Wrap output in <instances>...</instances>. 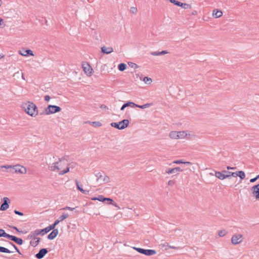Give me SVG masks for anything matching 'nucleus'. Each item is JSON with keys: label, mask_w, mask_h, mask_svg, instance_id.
Here are the masks:
<instances>
[{"label": "nucleus", "mask_w": 259, "mask_h": 259, "mask_svg": "<svg viewBox=\"0 0 259 259\" xmlns=\"http://www.w3.org/2000/svg\"><path fill=\"white\" fill-rule=\"evenodd\" d=\"M71 163L67 160L58 159L57 161L49 166L50 171L57 172L59 175H63L70 171Z\"/></svg>", "instance_id": "1"}, {"label": "nucleus", "mask_w": 259, "mask_h": 259, "mask_svg": "<svg viewBox=\"0 0 259 259\" xmlns=\"http://www.w3.org/2000/svg\"><path fill=\"white\" fill-rule=\"evenodd\" d=\"M22 108L26 114L32 117H35L38 114V109L34 103L30 101L24 103Z\"/></svg>", "instance_id": "2"}, {"label": "nucleus", "mask_w": 259, "mask_h": 259, "mask_svg": "<svg viewBox=\"0 0 259 259\" xmlns=\"http://www.w3.org/2000/svg\"><path fill=\"white\" fill-rule=\"evenodd\" d=\"M188 135L186 131H171L169 134V138L172 140L186 139Z\"/></svg>", "instance_id": "3"}, {"label": "nucleus", "mask_w": 259, "mask_h": 259, "mask_svg": "<svg viewBox=\"0 0 259 259\" xmlns=\"http://www.w3.org/2000/svg\"><path fill=\"white\" fill-rule=\"evenodd\" d=\"M129 124V121L127 119H124L119 122H112L111 125L112 127L116 128L118 130H123L127 127Z\"/></svg>", "instance_id": "4"}, {"label": "nucleus", "mask_w": 259, "mask_h": 259, "mask_svg": "<svg viewBox=\"0 0 259 259\" xmlns=\"http://www.w3.org/2000/svg\"><path fill=\"white\" fill-rule=\"evenodd\" d=\"M82 67L87 76L90 77L93 74L94 70L88 62H83Z\"/></svg>", "instance_id": "5"}, {"label": "nucleus", "mask_w": 259, "mask_h": 259, "mask_svg": "<svg viewBox=\"0 0 259 259\" xmlns=\"http://www.w3.org/2000/svg\"><path fill=\"white\" fill-rule=\"evenodd\" d=\"M243 235L241 234H235L231 238V243L233 245H237L241 243L243 241Z\"/></svg>", "instance_id": "6"}, {"label": "nucleus", "mask_w": 259, "mask_h": 259, "mask_svg": "<svg viewBox=\"0 0 259 259\" xmlns=\"http://www.w3.org/2000/svg\"><path fill=\"white\" fill-rule=\"evenodd\" d=\"M60 107L55 105H49L45 109L46 114L47 115L55 113L56 112H60Z\"/></svg>", "instance_id": "7"}, {"label": "nucleus", "mask_w": 259, "mask_h": 259, "mask_svg": "<svg viewBox=\"0 0 259 259\" xmlns=\"http://www.w3.org/2000/svg\"><path fill=\"white\" fill-rule=\"evenodd\" d=\"M133 248L139 253L148 256L156 254V251L153 249H145L135 247H133Z\"/></svg>", "instance_id": "8"}, {"label": "nucleus", "mask_w": 259, "mask_h": 259, "mask_svg": "<svg viewBox=\"0 0 259 259\" xmlns=\"http://www.w3.org/2000/svg\"><path fill=\"white\" fill-rule=\"evenodd\" d=\"M13 169H14L15 172L17 174L24 175L27 172L26 168L21 165L17 164L14 165L13 166Z\"/></svg>", "instance_id": "9"}, {"label": "nucleus", "mask_w": 259, "mask_h": 259, "mask_svg": "<svg viewBox=\"0 0 259 259\" xmlns=\"http://www.w3.org/2000/svg\"><path fill=\"white\" fill-rule=\"evenodd\" d=\"M49 231V229L48 228V227H46V228L41 230H36L33 232H31V233L30 234V236L31 237L35 236V235H44L47 233H48Z\"/></svg>", "instance_id": "10"}, {"label": "nucleus", "mask_w": 259, "mask_h": 259, "mask_svg": "<svg viewBox=\"0 0 259 259\" xmlns=\"http://www.w3.org/2000/svg\"><path fill=\"white\" fill-rule=\"evenodd\" d=\"M19 54L24 57H28V56H34V54L33 51L31 50L28 49L25 50L24 49H22L19 51Z\"/></svg>", "instance_id": "11"}, {"label": "nucleus", "mask_w": 259, "mask_h": 259, "mask_svg": "<svg viewBox=\"0 0 259 259\" xmlns=\"http://www.w3.org/2000/svg\"><path fill=\"white\" fill-rule=\"evenodd\" d=\"M92 200H99V201H102V202L105 201L106 200H110L111 204H112L115 206H116V204L114 202V201L112 199L109 198H105L102 195H100V196H99L98 197H93L92 198Z\"/></svg>", "instance_id": "12"}, {"label": "nucleus", "mask_w": 259, "mask_h": 259, "mask_svg": "<svg viewBox=\"0 0 259 259\" xmlns=\"http://www.w3.org/2000/svg\"><path fill=\"white\" fill-rule=\"evenodd\" d=\"M125 104H127V107L128 106H131V107H135H135H138V108H141V109H144V108H148V107H149L150 106H151L152 105L151 103L146 104H144L143 105H139L135 104L133 102H128L127 103H125Z\"/></svg>", "instance_id": "13"}, {"label": "nucleus", "mask_w": 259, "mask_h": 259, "mask_svg": "<svg viewBox=\"0 0 259 259\" xmlns=\"http://www.w3.org/2000/svg\"><path fill=\"white\" fill-rule=\"evenodd\" d=\"M4 203L1 206L0 210H6L9 207V203L10 202V199L8 197H4L3 198Z\"/></svg>", "instance_id": "14"}, {"label": "nucleus", "mask_w": 259, "mask_h": 259, "mask_svg": "<svg viewBox=\"0 0 259 259\" xmlns=\"http://www.w3.org/2000/svg\"><path fill=\"white\" fill-rule=\"evenodd\" d=\"M182 171H183V170L182 169H181V168L180 167H174V168H167L165 170V172L167 175H170V174H175L178 172H182Z\"/></svg>", "instance_id": "15"}, {"label": "nucleus", "mask_w": 259, "mask_h": 259, "mask_svg": "<svg viewBox=\"0 0 259 259\" xmlns=\"http://www.w3.org/2000/svg\"><path fill=\"white\" fill-rule=\"evenodd\" d=\"M214 176L219 179L223 180L227 178L230 177V175H227L223 174V171L222 172L216 171L215 172Z\"/></svg>", "instance_id": "16"}, {"label": "nucleus", "mask_w": 259, "mask_h": 259, "mask_svg": "<svg viewBox=\"0 0 259 259\" xmlns=\"http://www.w3.org/2000/svg\"><path fill=\"white\" fill-rule=\"evenodd\" d=\"M251 190L252 191V194L255 196V198L257 199H259V184L253 186L251 188Z\"/></svg>", "instance_id": "17"}, {"label": "nucleus", "mask_w": 259, "mask_h": 259, "mask_svg": "<svg viewBox=\"0 0 259 259\" xmlns=\"http://www.w3.org/2000/svg\"><path fill=\"white\" fill-rule=\"evenodd\" d=\"M223 15V12L219 9H214L212 11V16L214 18H219Z\"/></svg>", "instance_id": "18"}, {"label": "nucleus", "mask_w": 259, "mask_h": 259, "mask_svg": "<svg viewBox=\"0 0 259 259\" xmlns=\"http://www.w3.org/2000/svg\"><path fill=\"white\" fill-rule=\"evenodd\" d=\"M174 4L176 6L181 7L185 9H190L191 8V6L190 5L186 3H182L176 0H175Z\"/></svg>", "instance_id": "19"}, {"label": "nucleus", "mask_w": 259, "mask_h": 259, "mask_svg": "<svg viewBox=\"0 0 259 259\" xmlns=\"http://www.w3.org/2000/svg\"><path fill=\"white\" fill-rule=\"evenodd\" d=\"M47 253V249L46 248H43L39 250L38 253L36 254L35 256L36 258L40 259L42 258Z\"/></svg>", "instance_id": "20"}, {"label": "nucleus", "mask_w": 259, "mask_h": 259, "mask_svg": "<svg viewBox=\"0 0 259 259\" xmlns=\"http://www.w3.org/2000/svg\"><path fill=\"white\" fill-rule=\"evenodd\" d=\"M59 233L58 229H54L51 233L48 236V238L50 240H53L55 239Z\"/></svg>", "instance_id": "21"}, {"label": "nucleus", "mask_w": 259, "mask_h": 259, "mask_svg": "<svg viewBox=\"0 0 259 259\" xmlns=\"http://www.w3.org/2000/svg\"><path fill=\"white\" fill-rule=\"evenodd\" d=\"M8 238L14 241L19 245H21L23 243V240L21 238H17L14 236L9 235Z\"/></svg>", "instance_id": "22"}, {"label": "nucleus", "mask_w": 259, "mask_h": 259, "mask_svg": "<svg viewBox=\"0 0 259 259\" xmlns=\"http://www.w3.org/2000/svg\"><path fill=\"white\" fill-rule=\"evenodd\" d=\"M101 50L103 53L106 54L111 53L113 52V49L112 47H106L105 46L102 47Z\"/></svg>", "instance_id": "23"}, {"label": "nucleus", "mask_w": 259, "mask_h": 259, "mask_svg": "<svg viewBox=\"0 0 259 259\" xmlns=\"http://www.w3.org/2000/svg\"><path fill=\"white\" fill-rule=\"evenodd\" d=\"M98 180H101L106 183H108L110 182V178L106 175H101L100 177L98 178Z\"/></svg>", "instance_id": "24"}, {"label": "nucleus", "mask_w": 259, "mask_h": 259, "mask_svg": "<svg viewBox=\"0 0 259 259\" xmlns=\"http://www.w3.org/2000/svg\"><path fill=\"white\" fill-rule=\"evenodd\" d=\"M76 186H77V189L81 192H82V193H84V194H88L89 193V191H86V190H84L83 189L82 187V185H79V183L78 181H76Z\"/></svg>", "instance_id": "25"}, {"label": "nucleus", "mask_w": 259, "mask_h": 259, "mask_svg": "<svg viewBox=\"0 0 259 259\" xmlns=\"http://www.w3.org/2000/svg\"><path fill=\"white\" fill-rule=\"evenodd\" d=\"M40 239L37 237H34L31 241L30 244L33 246H36L39 242Z\"/></svg>", "instance_id": "26"}, {"label": "nucleus", "mask_w": 259, "mask_h": 259, "mask_svg": "<svg viewBox=\"0 0 259 259\" xmlns=\"http://www.w3.org/2000/svg\"><path fill=\"white\" fill-rule=\"evenodd\" d=\"M168 52L166 51H162L161 52H154L151 53V55L153 56H159L162 55H165L167 54Z\"/></svg>", "instance_id": "27"}, {"label": "nucleus", "mask_w": 259, "mask_h": 259, "mask_svg": "<svg viewBox=\"0 0 259 259\" xmlns=\"http://www.w3.org/2000/svg\"><path fill=\"white\" fill-rule=\"evenodd\" d=\"M173 163H174V164H182L183 163V164H188V165L191 164V163L190 162L183 161L182 160H175L173 161Z\"/></svg>", "instance_id": "28"}, {"label": "nucleus", "mask_w": 259, "mask_h": 259, "mask_svg": "<svg viewBox=\"0 0 259 259\" xmlns=\"http://www.w3.org/2000/svg\"><path fill=\"white\" fill-rule=\"evenodd\" d=\"M68 217L69 214L67 213H63L59 217V221H61L62 222L63 221L66 219Z\"/></svg>", "instance_id": "29"}, {"label": "nucleus", "mask_w": 259, "mask_h": 259, "mask_svg": "<svg viewBox=\"0 0 259 259\" xmlns=\"http://www.w3.org/2000/svg\"><path fill=\"white\" fill-rule=\"evenodd\" d=\"M245 174L243 171L240 170L238 171V176L241 179L243 180L245 178Z\"/></svg>", "instance_id": "30"}, {"label": "nucleus", "mask_w": 259, "mask_h": 259, "mask_svg": "<svg viewBox=\"0 0 259 259\" xmlns=\"http://www.w3.org/2000/svg\"><path fill=\"white\" fill-rule=\"evenodd\" d=\"M126 65L124 63H120L118 66V69L121 71H124L126 69Z\"/></svg>", "instance_id": "31"}, {"label": "nucleus", "mask_w": 259, "mask_h": 259, "mask_svg": "<svg viewBox=\"0 0 259 259\" xmlns=\"http://www.w3.org/2000/svg\"><path fill=\"white\" fill-rule=\"evenodd\" d=\"M227 233V231L225 230H222L218 231V235L220 237H224Z\"/></svg>", "instance_id": "32"}, {"label": "nucleus", "mask_w": 259, "mask_h": 259, "mask_svg": "<svg viewBox=\"0 0 259 259\" xmlns=\"http://www.w3.org/2000/svg\"><path fill=\"white\" fill-rule=\"evenodd\" d=\"M224 173H228V175H230V177L231 176H232L233 177H237L238 176V171L237 172H230V171H227L226 170H223Z\"/></svg>", "instance_id": "33"}, {"label": "nucleus", "mask_w": 259, "mask_h": 259, "mask_svg": "<svg viewBox=\"0 0 259 259\" xmlns=\"http://www.w3.org/2000/svg\"><path fill=\"white\" fill-rule=\"evenodd\" d=\"M143 81L147 84H151L152 80V79L148 77H145L143 79Z\"/></svg>", "instance_id": "34"}, {"label": "nucleus", "mask_w": 259, "mask_h": 259, "mask_svg": "<svg viewBox=\"0 0 259 259\" xmlns=\"http://www.w3.org/2000/svg\"><path fill=\"white\" fill-rule=\"evenodd\" d=\"M9 234H7L3 229H0V237L8 238Z\"/></svg>", "instance_id": "35"}, {"label": "nucleus", "mask_w": 259, "mask_h": 259, "mask_svg": "<svg viewBox=\"0 0 259 259\" xmlns=\"http://www.w3.org/2000/svg\"><path fill=\"white\" fill-rule=\"evenodd\" d=\"M0 252L5 253H10L11 251L7 248L0 246Z\"/></svg>", "instance_id": "36"}, {"label": "nucleus", "mask_w": 259, "mask_h": 259, "mask_svg": "<svg viewBox=\"0 0 259 259\" xmlns=\"http://www.w3.org/2000/svg\"><path fill=\"white\" fill-rule=\"evenodd\" d=\"M92 125L95 127H100L102 125V123L99 121H94L92 122Z\"/></svg>", "instance_id": "37"}, {"label": "nucleus", "mask_w": 259, "mask_h": 259, "mask_svg": "<svg viewBox=\"0 0 259 259\" xmlns=\"http://www.w3.org/2000/svg\"><path fill=\"white\" fill-rule=\"evenodd\" d=\"M138 10L136 7H132L130 8V12L133 14H136Z\"/></svg>", "instance_id": "38"}, {"label": "nucleus", "mask_w": 259, "mask_h": 259, "mask_svg": "<svg viewBox=\"0 0 259 259\" xmlns=\"http://www.w3.org/2000/svg\"><path fill=\"white\" fill-rule=\"evenodd\" d=\"M175 180H169L168 182H167V185L169 186H173L175 184Z\"/></svg>", "instance_id": "39"}, {"label": "nucleus", "mask_w": 259, "mask_h": 259, "mask_svg": "<svg viewBox=\"0 0 259 259\" xmlns=\"http://www.w3.org/2000/svg\"><path fill=\"white\" fill-rule=\"evenodd\" d=\"M3 168H5L6 169H10L13 168V166L11 165H2L0 166V169Z\"/></svg>", "instance_id": "40"}, {"label": "nucleus", "mask_w": 259, "mask_h": 259, "mask_svg": "<svg viewBox=\"0 0 259 259\" xmlns=\"http://www.w3.org/2000/svg\"><path fill=\"white\" fill-rule=\"evenodd\" d=\"M5 26V24L4 20L0 17V28H4Z\"/></svg>", "instance_id": "41"}, {"label": "nucleus", "mask_w": 259, "mask_h": 259, "mask_svg": "<svg viewBox=\"0 0 259 259\" xmlns=\"http://www.w3.org/2000/svg\"><path fill=\"white\" fill-rule=\"evenodd\" d=\"M47 227L49 229V231H50L52 230H53L54 229H55V228L56 227V226H55V225L54 224H53Z\"/></svg>", "instance_id": "42"}, {"label": "nucleus", "mask_w": 259, "mask_h": 259, "mask_svg": "<svg viewBox=\"0 0 259 259\" xmlns=\"http://www.w3.org/2000/svg\"><path fill=\"white\" fill-rule=\"evenodd\" d=\"M74 209H75L74 208L71 207L69 206H66V207L62 208V209H64V210H71V211H73Z\"/></svg>", "instance_id": "43"}, {"label": "nucleus", "mask_w": 259, "mask_h": 259, "mask_svg": "<svg viewBox=\"0 0 259 259\" xmlns=\"http://www.w3.org/2000/svg\"><path fill=\"white\" fill-rule=\"evenodd\" d=\"M258 179H259V177H258V176H257L255 178H253V179H251L250 180V182L251 183H254V182H255Z\"/></svg>", "instance_id": "44"}, {"label": "nucleus", "mask_w": 259, "mask_h": 259, "mask_svg": "<svg viewBox=\"0 0 259 259\" xmlns=\"http://www.w3.org/2000/svg\"><path fill=\"white\" fill-rule=\"evenodd\" d=\"M14 212L15 214H18V215H23V213L21 212H20V211H18L16 210H14Z\"/></svg>", "instance_id": "45"}, {"label": "nucleus", "mask_w": 259, "mask_h": 259, "mask_svg": "<svg viewBox=\"0 0 259 259\" xmlns=\"http://www.w3.org/2000/svg\"><path fill=\"white\" fill-rule=\"evenodd\" d=\"M45 101H46L47 102H49L50 100V97L48 95H47L45 97Z\"/></svg>", "instance_id": "46"}, {"label": "nucleus", "mask_w": 259, "mask_h": 259, "mask_svg": "<svg viewBox=\"0 0 259 259\" xmlns=\"http://www.w3.org/2000/svg\"><path fill=\"white\" fill-rule=\"evenodd\" d=\"M60 222H62L61 221H59V219L58 218V220H56L54 222V224L55 226H56Z\"/></svg>", "instance_id": "47"}, {"label": "nucleus", "mask_w": 259, "mask_h": 259, "mask_svg": "<svg viewBox=\"0 0 259 259\" xmlns=\"http://www.w3.org/2000/svg\"><path fill=\"white\" fill-rule=\"evenodd\" d=\"M127 107V104H124V105H123V106H122L121 107V110H124V109L125 107Z\"/></svg>", "instance_id": "48"}, {"label": "nucleus", "mask_w": 259, "mask_h": 259, "mask_svg": "<svg viewBox=\"0 0 259 259\" xmlns=\"http://www.w3.org/2000/svg\"><path fill=\"white\" fill-rule=\"evenodd\" d=\"M227 169L228 170H229V169H235V167H230V166H228L227 167Z\"/></svg>", "instance_id": "49"}, {"label": "nucleus", "mask_w": 259, "mask_h": 259, "mask_svg": "<svg viewBox=\"0 0 259 259\" xmlns=\"http://www.w3.org/2000/svg\"><path fill=\"white\" fill-rule=\"evenodd\" d=\"M169 248H172V249H176V248H177V247H175V246H169Z\"/></svg>", "instance_id": "50"}, {"label": "nucleus", "mask_w": 259, "mask_h": 259, "mask_svg": "<svg viewBox=\"0 0 259 259\" xmlns=\"http://www.w3.org/2000/svg\"><path fill=\"white\" fill-rule=\"evenodd\" d=\"M4 57V56L3 54H0V59H2Z\"/></svg>", "instance_id": "51"}, {"label": "nucleus", "mask_w": 259, "mask_h": 259, "mask_svg": "<svg viewBox=\"0 0 259 259\" xmlns=\"http://www.w3.org/2000/svg\"><path fill=\"white\" fill-rule=\"evenodd\" d=\"M3 5V1L2 0H0V7H1Z\"/></svg>", "instance_id": "52"}, {"label": "nucleus", "mask_w": 259, "mask_h": 259, "mask_svg": "<svg viewBox=\"0 0 259 259\" xmlns=\"http://www.w3.org/2000/svg\"><path fill=\"white\" fill-rule=\"evenodd\" d=\"M107 201L109 202V204H111L110 203V200H107Z\"/></svg>", "instance_id": "53"}, {"label": "nucleus", "mask_w": 259, "mask_h": 259, "mask_svg": "<svg viewBox=\"0 0 259 259\" xmlns=\"http://www.w3.org/2000/svg\"><path fill=\"white\" fill-rule=\"evenodd\" d=\"M224 174H225V175H228V173H224Z\"/></svg>", "instance_id": "54"}, {"label": "nucleus", "mask_w": 259, "mask_h": 259, "mask_svg": "<svg viewBox=\"0 0 259 259\" xmlns=\"http://www.w3.org/2000/svg\"><path fill=\"white\" fill-rule=\"evenodd\" d=\"M258 177H259V175H258Z\"/></svg>", "instance_id": "55"}]
</instances>
